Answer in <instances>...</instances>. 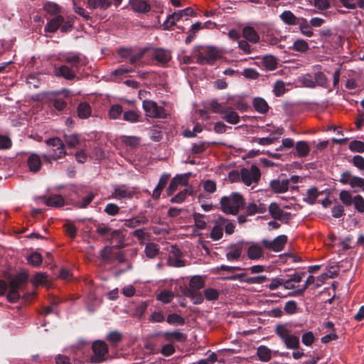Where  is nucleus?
Instances as JSON below:
<instances>
[{
	"label": "nucleus",
	"mask_w": 364,
	"mask_h": 364,
	"mask_svg": "<svg viewBox=\"0 0 364 364\" xmlns=\"http://www.w3.org/2000/svg\"><path fill=\"white\" fill-rule=\"evenodd\" d=\"M221 210L226 214L237 215L245 205V199L238 193H232L220 199Z\"/></svg>",
	"instance_id": "1"
},
{
	"label": "nucleus",
	"mask_w": 364,
	"mask_h": 364,
	"mask_svg": "<svg viewBox=\"0 0 364 364\" xmlns=\"http://www.w3.org/2000/svg\"><path fill=\"white\" fill-rule=\"evenodd\" d=\"M93 355L90 356L89 362L92 364H98L107 360L109 353L108 346L101 340L95 341L92 344Z\"/></svg>",
	"instance_id": "2"
},
{
	"label": "nucleus",
	"mask_w": 364,
	"mask_h": 364,
	"mask_svg": "<svg viewBox=\"0 0 364 364\" xmlns=\"http://www.w3.org/2000/svg\"><path fill=\"white\" fill-rule=\"evenodd\" d=\"M49 147L48 153L52 154L53 159L56 161L65 156L66 151L63 141L58 137L50 138L46 141Z\"/></svg>",
	"instance_id": "3"
},
{
	"label": "nucleus",
	"mask_w": 364,
	"mask_h": 364,
	"mask_svg": "<svg viewBox=\"0 0 364 364\" xmlns=\"http://www.w3.org/2000/svg\"><path fill=\"white\" fill-rule=\"evenodd\" d=\"M339 182L343 185H349L354 189L355 193L358 191L356 188H361L364 192V178L354 176L350 171H344L341 173Z\"/></svg>",
	"instance_id": "4"
},
{
	"label": "nucleus",
	"mask_w": 364,
	"mask_h": 364,
	"mask_svg": "<svg viewBox=\"0 0 364 364\" xmlns=\"http://www.w3.org/2000/svg\"><path fill=\"white\" fill-rule=\"evenodd\" d=\"M142 107L146 115L149 117L165 119L167 116L165 109L163 107L158 106L154 101L144 100Z\"/></svg>",
	"instance_id": "5"
},
{
	"label": "nucleus",
	"mask_w": 364,
	"mask_h": 364,
	"mask_svg": "<svg viewBox=\"0 0 364 364\" xmlns=\"http://www.w3.org/2000/svg\"><path fill=\"white\" fill-rule=\"evenodd\" d=\"M62 61L71 65V67L78 70L81 66L87 63V59L80 53H67L62 57Z\"/></svg>",
	"instance_id": "6"
},
{
	"label": "nucleus",
	"mask_w": 364,
	"mask_h": 364,
	"mask_svg": "<svg viewBox=\"0 0 364 364\" xmlns=\"http://www.w3.org/2000/svg\"><path fill=\"white\" fill-rule=\"evenodd\" d=\"M196 13L193 9L191 7L186 8L178 11L174 12L167 17V19L164 23L165 29H168L176 24V21L181 19L183 16H194Z\"/></svg>",
	"instance_id": "7"
},
{
	"label": "nucleus",
	"mask_w": 364,
	"mask_h": 364,
	"mask_svg": "<svg viewBox=\"0 0 364 364\" xmlns=\"http://www.w3.org/2000/svg\"><path fill=\"white\" fill-rule=\"evenodd\" d=\"M220 58V52L215 48H208L205 53H200L197 55V62L201 65H213Z\"/></svg>",
	"instance_id": "8"
},
{
	"label": "nucleus",
	"mask_w": 364,
	"mask_h": 364,
	"mask_svg": "<svg viewBox=\"0 0 364 364\" xmlns=\"http://www.w3.org/2000/svg\"><path fill=\"white\" fill-rule=\"evenodd\" d=\"M271 217L275 220H279L282 223L288 224L291 218V213L284 212L277 203H271L268 207Z\"/></svg>",
	"instance_id": "9"
},
{
	"label": "nucleus",
	"mask_w": 364,
	"mask_h": 364,
	"mask_svg": "<svg viewBox=\"0 0 364 364\" xmlns=\"http://www.w3.org/2000/svg\"><path fill=\"white\" fill-rule=\"evenodd\" d=\"M262 242L267 250L280 252L284 249V245L287 242V236L281 235L275 237L273 240L263 239Z\"/></svg>",
	"instance_id": "10"
},
{
	"label": "nucleus",
	"mask_w": 364,
	"mask_h": 364,
	"mask_svg": "<svg viewBox=\"0 0 364 364\" xmlns=\"http://www.w3.org/2000/svg\"><path fill=\"white\" fill-rule=\"evenodd\" d=\"M228 179L231 183L238 182L240 180L247 186H250V171L243 168L240 171L232 170L228 173Z\"/></svg>",
	"instance_id": "11"
},
{
	"label": "nucleus",
	"mask_w": 364,
	"mask_h": 364,
	"mask_svg": "<svg viewBox=\"0 0 364 364\" xmlns=\"http://www.w3.org/2000/svg\"><path fill=\"white\" fill-rule=\"evenodd\" d=\"M225 225V218L223 217L218 218L214 223L210 237L213 240H219L223 237V228Z\"/></svg>",
	"instance_id": "12"
},
{
	"label": "nucleus",
	"mask_w": 364,
	"mask_h": 364,
	"mask_svg": "<svg viewBox=\"0 0 364 364\" xmlns=\"http://www.w3.org/2000/svg\"><path fill=\"white\" fill-rule=\"evenodd\" d=\"M152 58L158 63L165 65L171 59V54L169 51L163 48H156L153 51Z\"/></svg>",
	"instance_id": "13"
},
{
	"label": "nucleus",
	"mask_w": 364,
	"mask_h": 364,
	"mask_svg": "<svg viewBox=\"0 0 364 364\" xmlns=\"http://www.w3.org/2000/svg\"><path fill=\"white\" fill-rule=\"evenodd\" d=\"M28 275L26 272L17 274L14 278L9 282V288L18 290L22 289L28 282Z\"/></svg>",
	"instance_id": "14"
},
{
	"label": "nucleus",
	"mask_w": 364,
	"mask_h": 364,
	"mask_svg": "<svg viewBox=\"0 0 364 364\" xmlns=\"http://www.w3.org/2000/svg\"><path fill=\"white\" fill-rule=\"evenodd\" d=\"M77 70L73 68H70L68 65H63L58 69H55V75L57 77H62L68 80H73L76 77Z\"/></svg>",
	"instance_id": "15"
},
{
	"label": "nucleus",
	"mask_w": 364,
	"mask_h": 364,
	"mask_svg": "<svg viewBox=\"0 0 364 364\" xmlns=\"http://www.w3.org/2000/svg\"><path fill=\"white\" fill-rule=\"evenodd\" d=\"M132 9L139 14H146L151 10L150 4L146 0H129Z\"/></svg>",
	"instance_id": "16"
},
{
	"label": "nucleus",
	"mask_w": 364,
	"mask_h": 364,
	"mask_svg": "<svg viewBox=\"0 0 364 364\" xmlns=\"http://www.w3.org/2000/svg\"><path fill=\"white\" fill-rule=\"evenodd\" d=\"M289 185V179H274L270 182V187L275 193H283L288 191Z\"/></svg>",
	"instance_id": "17"
},
{
	"label": "nucleus",
	"mask_w": 364,
	"mask_h": 364,
	"mask_svg": "<svg viewBox=\"0 0 364 364\" xmlns=\"http://www.w3.org/2000/svg\"><path fill=\"white\" fill-rule=\"evenodd\" d=\"M242 36L245 40L238 41V46L244 53H250V46L249 41H250V26H246L242 29Z\"/></svg>",
	"instance_id": "18"
},
{
	"label": "nucleus",
	"mask_w": 364,
	"mask_h": 364,
	"mask_svg": "<svg viewBox=\"0 0 364 364\" xmlns=\"http://www.w3.org/2000/svg\"><path fill=\"white\" fill-rule=\"evenodd\" d=\"M134 192L126 188L125 186H122L115 188L112 193L111 197L114 199L131 198H132Z\"/></svg>",
	"instance_id": "19"
},
{
	"label": "nucleus",
	"mask_w": 364,
	"mask_h": 364,
	"mask_svg": "<svg viewBox=\"0 0 364 364\" xmlns=\"http://www.w3.org/2000/svg\"><path fill=\"white\" fill-rule=\"evenodd\" d=\"M310 147L306 141H299L295 145V151L293 153L295 157L304 158L309 154Z\"/></svg>",
	"instance_id": "20"
},
{
	"label": "nucleus",
	"mask_w": 364,
	"mask_h": 364,
	"mask_svg": "<svg viewBox=\"0 0 364 364\" xmlns=\"http://www.w3.org/2000/svg\"><path fill=\"white\" fill-rule=\"evenodd\" d=\"M27 165L30 171L33 173L38 172L42 166L40 156L37 154H31L27 159Z\"/></svg>",
	"instance_id": "21"
},
{
	"label": "nucleus",
	"mask_w": 364,
	"mask_h": 364,
	"mask_svg": "<svg viewBox=\"0 0 364 364\" xmlns=\"http://www.w3.org/2000/svg\"><path fill=\"white\" fill-rule=\"evenodd\" d=\"M109 243H112L114 241H117V244L114 247L116 248H122L124 246V235L121 230H114L110 231V235L107 239Z\"/></svg>",
	"instance_id": "22"
},
{
	"label": "nucleus",
	"mask_w": 364,
	"mask_h": 364,
	"mask_svg": "<svg viewBox=\"0 0 364 364\" xmlns=\"http://www.w3.org/2000/svg\"><path fill=\"white\" fill-rule=\"evenodd\" d=\"M170 178V174L168 173H163L159 181V183L156 188L153 191L152 198L154 199H159L160 198L161 193L165 186H166L168 179Z\"/></svg>",
	"instance_id": "23"
},
{
	"label": "nucleus",
	"mask_w": 364,
	"mask_h": 364,
	"mask_svg": "<svg viewBox=\"0 0 364 364\" xmlns=\"http://www.w3.org/2000/svg\"><path fill=\"white\" fill-rule=\"evenodd\" d=\"M64 17L60 15L50 19L45 26V31L49 33H55L64 23Z\"/></svg>",
	"instance_id": "24"
},
{
	"label": "nucleus",
	"mask_w": 364,
	"mask_h": 364,
	"mask_svg": "<svg viewBox=\"0 0 364 364\" xmlns=\"http://www.w3.org/2000/svg\"><path fill=\"white\" fill-rule=\"evenodd\" d=\"M323 192L319 191L316 186H311L307 190L306 196L303 198V201L309 205H314L316 199Z\"/></svg>",
	"instance_id": "25"
},
{
	"label": "nucleus",
	"mask_w": 364,
	"mask_h": 364,
	"mask_svg": "<svg viewBox=\"0 0 364 364\" xmlns=\"http://www.w3.org/2000/svg\"><path fill=\"white\" fill-rule=\"evenodd\" d=\"M281 20L287 25H298L300 18L296 17L291 11H283L279 16Z\"/></svg>",
	"instance_id": "26"
},
{
	"label": "nucleus",
	"mask_w": 364,
	"mask_h": 364,
	"mask_svg": "<svg viewBox=\"0 0 364 364\" xmlns=\"http://www.w3.org/2000/svg\"><path fill=\"white\" fill-rule=\"evenodd\" d=\"M222 114L223 119H225L228 123L235 124L239 122V116L232 107H226Z\"/></svg>",
	"instance_id": "27"
},
{
	"label": "nucleus",
	"mask_w": 364,
	"mask_h": 364,
	"mask_svg": "<svg viewBox=\"0 0 364 364\" xmlns=\"http://www.w3.org/2000/svg\"><path fill=\"white\" fill-rule=\"evenodd\" d=\"M252 102L255 109L259 113L265 114L268 112L269 107L267 101L262 97H255Z\"/></svg>",
	"instance_id": "28"
},
{
	"label": "nucleus",
	"mask_w": 364,
	"mask_h": 364,
	"mask_svg": "<svg viewBox=\"0 0 364 364\" xmlns=\"http://www.w3.org/2000/svg\"><path fill=\"white\" fill-rule=\"evenodd\" d=\"M163 336L166 341L169 342H184L186 340V335L178 331H175L173 332H164L163 333Z\"/></svg>",
	"instance_id": "29"
},
{
	"label": "nucleus",
	"mask_w": 364,
	"mask_h": 364,
	"mask_svg": "<svg viewBox=\"0 0 364 364\" xmlns=\"http://www.w3.org/2000/svg\"><path fill=\"white\" fill-rule=\"evenodd\" d=\"M259 63L268 70H274L277 68L276 58L272 55H265L259 61Z\"/></svg>",
	"instance_id": "30"
},
{
	"label": "nucleus",
	"mask_w": 364,
	"mask_h": 364,
	"mask_svg": "<svg viewBox=\"0 0 364 364\" xmlns=\"http://www.w3.org/2000/svg\"><path fill=\"white\" fill-rule=\"evenodd\" d=\"M242 247L241 245H234L230 247V250L226 254V257L230 261L237 260L241 256Z\"/></svg>",
	"instance_id": "31"
},
{
	"label": "nucleus",
	"mask_w": 364,
	"mask_h": 364,
	"mask_svg": "<svg viewBox=\"0 0 364 364\" xmlns=\"http://www.w3.org/2000/svg\"><path fill=\"white\" fill-rule=\"evenodd\" d=\"M193 193V191L191 187L186 188L171 198L170 201L172 203H181L186 200L188 196H191Z\"/></svg>",
	"instance_id": "32"
},
{
	"label": "nucleus",
	"mask_w": 364,
	"mask_h": 364,
	"mask_svg": "<svg viewBox=\"0 0 364 364\" xmlns=\"http://www.w3.org/2000/svg\"><path fill=\"white\" fill-rule=\"evenodd\" d=\"M160 249L159 245L154 242H149L146 245L144 252L147 257L150 259L155 258L159 253Z\"/></svg>",
	"instance_id": "33"
},
{
	"label": "nucleus",
	"mask_w": 364,
	"mask_h": 364,
	"mask_svg": "<svg viewBox=\"0 0 364 364\" xmlns=\"http://www.w3.org/2000/svg\"><path fill=\"white\" fill-rule=\"evenodd\" d=\"M299 26V30L301 33L306 36L311 37L314 35L313 30L311 28V24L309 23L307 20L304 18H300L299 23L298 24Z\"/></svg>",
	"instance_id": "34"
},
{
	"label": "nucleus",
	"mask_w": 364,
	"mask_h": 364,
	"mask_svg": "<svg viewBox=\"0 0 364 364\" xmlns=\"http://www.w3.org/2000/svg\"><path fill=\"white\" fill-rule=\"evenodd\" d=\"M46 204L48 206L55 208L63 207L65 204V201L62 196L53 195L48 197L46 200Z\"/></svg>",
	"instance_id": "35"
},
{
	"label": "nucleus",
	"mask_w": 364,
	"mask_h": 364,
	"mask_svg": "<svg viewBox=\"0 0 364 364\" xmlns=\"http://www.w3.org/2000/svg\"><path fill=\"white\" fill-rule=\"evenodd\" d=\"M141 114L138 111L129 110L124 112L123 119L130 123H136L139 122Z\"/></svg>",
	"instance_id": "36"
},
{
	"label": "nucleus",
	"mask_w": 364,
	"mask_h": 364,
	"mask_svg": "<svg viewBox=\"0 0 364 364\" xmlns=\"http://www.w3.org/2000/svg\"><path fill=\"white\" fill-rule=\"evenodd\" d=\"M147 222L148 219L145 216H139L125 220L124 225L127 228H134Z\"/></svg>",
	"instance_id": "37"
},
{
	"label": "nucleus",
	"mask_w": 364,
	"mask_h": 364,
	"mask_svg": "<svg viewBox=\"0 0 364 364\" xmlns=\"http://www.w3.org/2000/svg\"><path fill=\"white\" fill-rule=\"evenodd\" d=\"M77 115L82 119L87 118L91 114V107L87 102L80 103L77 106Z\"/></svg>",
	"instance_id": "38"
},
{
	"label": "nucleus",
	"mask_w": 364,
	"mask_h": 364,
	"mask_svg": "<svg viewBox=\"0 0 364 364\" xmlns=\"http://www.w3.org/2000/svg\"><path fill=\"white\" fill-rule=\"evenodd\" d=\"M257 355L259 360L263 362L269 361L271 359V350L265 346H260L257 348Z\"/></svg>",
	"instance_id": "39"
},
{
	"label": "nucleus",
	"mask_w": 364,
	"mask_h": 364,
	"mask_svg": "<svg viewBox=\"0 0 364 364\" xmlns=\"http://www.w3.org/2000/svg\"><path fill=\"white\" fill-rule=\"evenodd\" d=\"M204 287V281L200 276L193 277L189 282V289L187 290L198 291Z\"/></svg>",
	"instance_id": "40"
},
{
	"label": "nucleus",
	"mask_w": 364,
	"mask_h": 364,
	"mask_svg": "<svg viewBox=\"0 0 364 364\" xmlns=\"http://www.w3.org/2000/svg\"><path fill=\"white\" fill-rule=\"evenodd\" d=\"M285 346L289 349H298L299 347V338L295 335L290 334L284 341Z\"/></svg>",
	"instance_id": "41"
},
{
	"label": "nucleus",
	"mask_w": 364,
	"mask_h": 364,
	"mask_svg": "<svg viewBox=\"0 0 364 364\" xmlns=\"http://www.w3.org/2000/svg\"><path fill=\"white\" fill-rule=\"evenodd\" d=\"M339 199L346 206L353 205V196L349 191H341L339 193Z\"/></svg>",
	"instance_id": "42"
},
{
	"label": "nucleus",
	"mask_w": 364,
	"mask_h": 364,
	"mask_svg": "<svg viewBox=\"0 0 364 364\" xmlns=\"http://www.w3.org/2000/svg\"><path fill=\"white\" fill-rule=\"evenodd\" d=\"M166 321L171 325L183 326L185 324V319L179 314L173 313L167 316Z\"/></svg>",
	"instance_id": "43"
},
{
	"label": "nucleus",
	"mask_w": 364,
	"mask_h": 364,
	"mask_svg": "<svg viewBox=\"0 0 364 364\" xmlns=\"http://www.w3.org/2000/svg\"><path fill=\"white\" fill-rule=\"evenodd\" d=\"M106 338L112 346H117L122 341V336L119 332L114 331L110 332Z\"/></svg>",
	"instance_id": "44"
},
{
	"label": "nucleus",
	"mask_w": 364,
	"mask_h": 364,
	"mask_svg": "<svg viewBox=\"0 0 364 364\" xmlns=\"http://www.w3.org/2000/svg\"><path fill=\"white\" fill-rule=\"evenodd\" d=\"M309 49V46L308 43L303 39H298L295 41L292 46V50L300 53H305Z\"/></svg>",
	"instance_id": "45"
},
{
	"label": "nucleus",
	"mask_w": 364,
	"mask_h": 364,
	"mask_svg": "<svg viewBox=\"0 0 364 364\" xmlns=\"http://www.w3.org/2000/svg\"><path fill=\"white\" fill-rule=\"evenodd\" d=\"M174 297L173 293L170 290L164 289L161 291L156 296L157 299L164 304L170 303Z\"/></svg>",
	"instance_id": "46"
},
{
	"label": "nucleus",
	"mask_w": 364,
	"mask_h": 364,
	"mask_svg": "<svg viewBox=\"0 0 364 364\" xmlns=\"http://www.w3.org/2000/svg\"><path fill=\"white\" fill-rule=\"evenodd\" d=\"M185 294L190 297L194 304H198L203 301V296L201 293L195 290H186Z\"/></svg>",
	"instance_id": "47"
},
{
	"label": "nucleus",
	"mask_w": 364,
	"mask_h": 364,
	"mask_svg": "<svg viewBox=\"0 0 364 364\" xmlns=\"http://www.w3.org/2000/svg\"><path fill=\"white\" fill-rule=\"evenodd\" d=\"M353 165L358 171H364V157L360 155H355L351 159L348 161Z\"/></svg>",
	"instance_id": "48"
},
{
	"label": "nucleus",
	"mask_w": 364,
	"mask_h": 364,
	"mask_svg": "<svg viewBox=\"0 0 364 364\" xmlns=\"http://www.w3.org/2000/svg\"><path fill=\"white\" fill-rule=\"evenodd\" d=\"M113 248L114 247L106 246L101 250L100 256L104 261L109 262L113 259Z\"/></svg>",
	"instance_id": "49"
},
{
	"label": "nucleus",
	"mask_w": 364,
	"mask_h": 364,
	"mask_svg": "<svg viewBox=\"0 0 364 364\" xmlns=\"http://www.w3.org/2000/svg\"><path fill=\"white\" fill-rule=\"evenodd\" d=\"M64 139L67 145L70 148L76 147L80 143L79 136L76 134H64Z\"/></svg>",
	"instance_id": "50"
},
{
	"label": "nucleus",
	"mask_w": 364,
	"mask_h": 364,
	"mask_svg": "<svg viewBox=\"0 0 364 364\" xmlns=\"http://www.w3.org/2000/svg\"><path fill=\"white\" fill-rule=\"evenodd\" d=\"M262 41L269 45H277L280 41V39L275 36L272 31H268L267 33H263Z\"/></svg>",
	"instance_id": "51"
},
{
	"label": "nucleus",
	"mask_w": 364,
	"mask_h": 364,
	"mask_svg": "<svg viewBox=\"0 0 364 364\" xmlns=\"http://www.w3.org/2000/svg\"><path fill=\"white\" fill-rule=\"evenodd\" d=\"M348 148L353 152L363 153L364 142L359 140H353L349 143Z\"/></svg>",
	"instance_id": "52"
},
{
	"label": "nucleus",
	"mask_w": 364,
	"mask_h": 364,
	"mask_svg": "<svg viewBox=\"0 0 364 364\" xmlns=\"http://www.w3.org/2000/svg\"><path fill=\"white\" fill-rule=\"evenodd\" d=\"M196 226L200 229L203 230L206 228L207 223L204 220L205 215L200 213H195L193 215Z\"/></svg>",
	"instance_id": "53"
},
{
	"label": "nucleus",
	"mask_w": 364,
	"mask_h": 364,
	"mask_svg": "<svg viewBox=\"0 0 364 364\" xmlns=\"http://www.w3.org/2000/svg\"><path fill=\"white\" fill-rule=\"evenodd\" d=\"M353 204L355 210L360 213H364V198L360 195H356L353 197Z\"/></svg>",
	"instance_id": "54"
},
{
	"label": "nucleus",
	"mask_w": 364,
	"mask_h": 364,
	"mask_svg": "<svg viewBox=\"0 0 364 364\" xmlns=\"http://www.w3.org/2000/svg\"><path fill=\"white\" fill-rule=\"evenodd\" d=\"M43 9L51 15H56L60 12V6L53 2H46L43 6Z\"/></svg>",
	"instance_id": "55"
},
{
	"label": "nucleus",
	"mask_w": 364,
	"mask_h": 364,
	"mask_svg": "<svg viewBox=\"0 0 364 364\" xmlns=\"http://www.w3.org/2000/svg\"><path fill=\"white\" fill-rule=\"evenodd\" d=\"M275 332L282 341H284L290 335L289 331L284 324L277 325Z\"/></svg>",
	"instance_id": "56"
},
{
	"label": "nucleus",
	"mask_w": 364,
	"mask_h": 364,
	"mask_svg": "<svg viewBox=\"0 0 364 364\" xmlns=\"http://www.w3.org/2000/svg\"><path fill=\"white\" fill-rule=\"evenodd\" d=\"M42 261V256L38 252H33L28 257V262L34 267L41 265Z\"/></svg>",
	"instance_id": "57"
},
{
	"label": "nucleus",
	"mask_w": 364,
	"mask_h": 364,
	"mask_svg": "<svg viewBox=\"0 0 364 364\" xmlns=\"http://www.w3.org/2000/svg\"><path fill=\"white\" fill-rule=\"evenodd\" d=\"M124 113L123 108L119 105H112L109 111V116L111 119H116L119 117V116Z\"/></svg>",
	"instance_id": "58"
},
{
	"label": "nucleus",
	"mask_w": 364,
	"mask_h": 364,
	"mask_svg": "<svg viewBox=\"0 0 364 364\" xmlns=\"http://www.w3.org/2000/svg\"><path fill=\"white\" fill-rule=\"evenodd\" d=\"M191 173H186L184 174H178L173 178L176 181L178 186H187L188 184V180L191 176Z\"/></svg>",
	"instance_id": "59"
},
{
	"label": "nucleus",
	"mask_w": 364,
	"mask_h": 364,
	"mask_svg": "<svg viewBox=\"0 0 364 364\" xmlns=\"http://www.w3.org/2000/svg\"><path fill=\"white\" fill-rule=\"evenodd\" d=\"M314 80L316 85H320L321 87H326L328 82V78L326 75L322 72H317L314 74Z\"/></svg>",
	"instance_id": "60"
},
{
	"label": "nucleus",
	"mask_w": 364,
	"mask_h": 364,
	"mask_svg": "<svg viewBox=\"0 0 364 364\" xmlns=\"http://www.w3.org/2000/svg\"><path fill=\"white\" fill-rule=\"evenodd\" d=\"M267 205L260 202L252 203V215L256 213H263L267 210Z\"/></svg>",
	"instance_id": "61"
},
{
	"label": "nucleus",
	"mask_w": 364,
	"mask_h": 364,
	"mask_svg": "<svg viewBox=\"0 0 364 364\" xmlns=\"http://www.w3.org/2000/svg\"><path fill=\"white\" fill-rule=\"evenodd\" d=\"M203 187L204 191L208 193H213L217 189L216 183L210 179L205 181L203 182Z\"/></svg>",
	"instance_id": "62"
},
{
	"label": "nucleus",
	"mask_w": 364,
	"mask_h": 364,
	"mask_svg": "<svg viewBox=\"0 0 364 364\" xmlns=\"http://www.w3.org/2000/svg\"><path fill=\"white\" fill-rule=\"evenodd\" d=\"M208 144L203 141L193 144L191 148V152L195 154H201L208 149Z\"/></svg>",
	"instance_id": "63"
},
{
	"label": "nucleus",
	"mask_w": 364,
	"mask_h": 364,
	"mask_svg": "<svg viewBox=\"0 0 364 364\" xmlns=\"http://www.w3.org/2000/svg\"><path fill=\"white\" fill-rule=\"evenodd\" d=\"M285 85L283 81L277 80L274 85V92L277 97H280L285 92Z\"/></svg>",
	"instance_id": "64"
}]
</instances>
